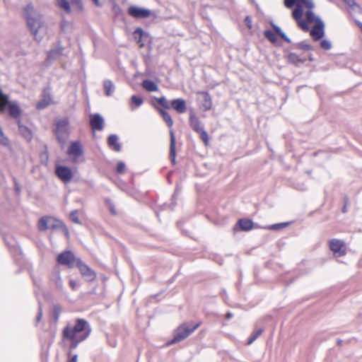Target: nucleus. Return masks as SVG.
Segmentation results:
<instances>
[{"instance_id": "44", "label": "nucleus", "mask_w": 362, "mask_h": 362, "mask_svg": "<svg viewBox=\"0 0 362 362\" xmlns=\"http://www.w3.org/2000/svg\"><path fill=\"white\" fill-rule=\"evenodd\" d=\"M299 46H300V48H302L303 49H305V50H310V49H312V47L310 45L306 44L305 42L300 43Z\"/></svg>"}, {"instance_id": "26", "label": "nucleus", "mask_w": 362, "mask_h": 362, "mask_svg": "<svg viewBox=\"0 0 362 362\" xmlns=\"http://www.w3.org/2000/svg\"><path fill=\"white\" fill-rule=\"evenodd\" d=\"M8 103V95L4 94L0 89V112H4L6 110V105Z\"/></svg>"}, {"instance_id": "40", "label": "nucleus", "mask_w": 362, "mask_h": 362, "mask_svg": "<svg viewBox=\"0 0 362 362\" xmlns=\"http://www.w3.org/2000/svg\"><path fill=\"white\" fill-rule=\"evenodd\" d=\"M131 100L132 103L136 104L137 106H139L143 103V99L136 95L132 96Z\"/></svg>"}, {"instance_id": "34", "label": "nucleus", "mask_w": 362, "mask_h": 362, "mask_svg": "<svg viewBox=\"0 0 362 362\" xmlns=\"http://www.w3.org/2000/svg\"><path fill=\"white\" fill-rule=\"evenodd\" d=\"M0 144L4 146L9 145V139L4 134L2 128L0 127Z\"/></svg>"}, {"instance_id": "19", "label": "nucleus", "mask_w": 362, "mask_h": 362, "mask_svg": "<svg viewBox=\"0 0 362 362\" xmlns=\"http://www.w3.org/2000/svg\"><path fill=\"white\" fill-rule=\"evenodd\" d=\"M189 123L191 127L195 130L197 132H199L203 130L202 127L201 121L192 112L189 115Z\"/></svg>"}, {"instance_id": "10", "label": "nucleus", "mask_w": 362, "mask_h": 362, "mask_svg": "<svg viewBox=\"0 0 362 362\" xmlns=\"http://www.w3.org/2000/svg\"><path fill=\"white\" fill-rule=\"evenodd\" d=\"M83 153L81 145L78 141L71 142L67 151L69 156L74 161H76L83 155Z\"/></svg>"}, {"instance_id": "6", "label": "nucleus", "mask_w": 362, "mask_h": 362, "mask_svg": "<svg viewBox=\"0 0 362 362\" xmlns=\"http://www.w3.org/2000/svg\"><path fill=\"white\" fill-rule=\"evenodd\" d=\"M55 134L60 143H65L69 134V127L66 119H62L57 122Z\"/></svg>"}, {"instance_id": "12", "label": "nucleus", "mask_w": 362, "mask_h": 362, "mask_svg": "<svg viewBox=\"0 0 362 362\" xmlns=\"http://www.w3.org/2000/svg\"><path fill=\"white\" fill-rule=\"evenodd\" d=\"M170 107L173 108L178 113H184L187 110L186 101L183 99H175L170 103Z\"/></svg>"}, {"instance_id": "20", "label": "nucleus", "mask_w": 362, "mask_h": 362, "mask_svg": "<svg viewBox=\"0 0 362 362\" xmlns=\"http://www.w3.org/2000/svg\"><path fill=\"white\" fill-rule=\"evenodd\" d=\"M170 157L171 159V162L175 164V139L173 131H170Z\"/></svg>"}, {"instance_id": "41", "label": "nucleus", "mask_w": 362, "mask_h": 362, "mask_svg": "<svg viewBox=\"0 0 362 362\" xmlns=\"http://www.w3.org/2000/svg\"><path fill=\"white\" fill-rule=\"evenodd\" d=\"M344 3L351 8H354L355 6H358L356 1L354 0H343Z\"/></svg>"}, {"instance_id": "29", "label": "nucleus", "mask_w": 362, "mask_h": 362, "mask_svg": "<svg viewBox=\"0 0 362 362\" xmlns=\"http://www.w3.org/2000/svg\"><path fill=\"white\" fill-rule=\"evenodd\" d=\"M265 37L272 43H275L277 40L276 33L272 30H266L264 32Z\"/></svg>"}, {"instance_id": "46", "label": "nucleus", "mask_w": 362, "mask_h": 362, "mask_svg": "<svg viewBox=\"0 0 362 362\" xmlns=\"http://www.w3.org/2000/svg\"><path fill=\"white\" fill-rule=\"evenodd\" d=\"M69 284H70V286L73 288V289H75L76 287V282L74 280H71L69 281Z\"/></svg>"}, {"instance_id": "27", "label": "nucleus", "mask_w": 362, "mask_h": 362, "mask_svg": "<svg viewBox=\"0 0 362 362\" xmlns=\"http://www.w3.org/2000/svg\"><path fill=\"white\" fill-rule=\"evenodd\" d=\"M57 6L66 13L71 12L69 3L67 0H56Z\"/></svg>"}, {"instance_id": "3", "label": "nucleus", "mask_w": 362, "mask_h": 362, "mask_svg": "<svg viewBox=\"0 0 362 362\" xmlns=\"http://www.w3.org/2000/svg\"><path fill=\"white\" fill-rule=\"evenodd\" d=\"M90 333V328L88 322L84 320L78 319L75 324L70 325L64 328L63 334L64 338L70 341L71 347L76 346L85 340Z\"/></svg>"}, {"instance_id": "49", "label": "nucleus", "mask_w": 362, "mask_h": 362, "mask_svg": "<svg viewBox=\"0 0 362 362\" xmlns=\"http://www.w3.org/2000/svg\"><path fill=\"white\" fill-rule=\"evenodd\" d=\"M16 190L17 192H18V191H19V189H18V185H16Z\"/></svg>"}, {"instance_id": "25", "label": "nucleus", "mask_w": 362, "mask_h": 362, "mask_svg": "<svg viewBox=\"0 0 362 362\" xmlns=\"http://www.w3.org/2000/svg\"><path fill=\"white\" fill-rule=\"evenodd\" d=\"M20 133L24 136L27 140H30L32 138L31 131L25 126H23L21 124L18 125Z\"/></svg>"}, {"instance_id": "16", "label": "nucleus", "mask_w": 362, "mask_h": 362, "mask_svg": "<svg viewBox=\"0 0 362 362\" xmlns=\"http://www.w3.org/2000/svg\"><path fill=\"white\" fill-rule=\"evenodd\" d=\"M56 173L58 175L59 178L68 180L71 178V171L70 168L66 167L60 166L57 168Z\"/></svg>"}, {"instance_id": "38", "label": "nucleus", "mask_w": 362, "mask_h": 362, "mask_svg": "<svg viewBox=\"0 0 362 362\" xmlns=\"http://www.w3.org/2000/svg\"><path fill=\"white\" fill-rule=\"evenodd\" d=\"M199 133L201 139L204 141L205 146H208L209 139V136H208L207 133L204 129L202 130L201 132H199Z\"/></svg>"}, {"instance_id": "22", "label": "nucleus", "mask_w": 362, "mask_h": 362, "mask_svg": "<svg viewBox=\"0 0 362 362\" xmlns=\"http://www.w3.org/2000/svg\"><path fill=\"white\" fill-rule=\"evenodd\" d=\"M108 144L110 147H112L115 151H120V145L118 143V137L116 135H111L108 139Z\"/></svg>"}, {"instance_id": "14", "label": "nucleus", "mask_w": 362, "mask_h": 362, "mask_svg": "<svg viewBox=\"0 0 362 362\" xmlns=\"http://www.w3.org/2000/svg\"><path fill=\"white\" fill-rule=\"evenodd\" d=\"M134 36L137 42L140 44V47H142L144 46L145 41L148 38L149 35L144 32L142 29L137 28L134 32Z\"/></svg>"}, {"instance_id": "48", "label": "nucleus", "mask_w": 362, "mask_h": 362, "mask_svg": "<svg viewBox=\"0 0 362 362\" xmlns=\"http://www.w3.org/2000/svg\"><path fill=\"white\" fill-rule=\"evenodd\" d=\"M41 317V313H39L37 315V320H40Z\"/></svg>"}, {"instance_id": "2", "label": "nucleus", "mask_w": 362, "mask_h": 362, "mask_svg": "<svg viewBox=\"0 0 362 362\" xmlns=\"http://www.w3.org/2000/svg\"><path fill=\"white\" fill-rule=\"evenodd\" d=\"M27 25L37 42H40L47 34V26L42 15L32 5L25 8Z\"/></svg>"}, {"instance_id": "24", "label": "nucleus", "mask_w": 362, "mask_h": 362, "mask_svg": "<svg viewBox=\"0 0 362 362\" xmlns=\"http://www.w3.org/2000/svg\"><path fill=\"white\" fill-rule=\"evenodd\" d=\"M238 223L241 229H243V230H249L253 228L252 221L248 219L240 220Z\"/></svg>"}, {"instance_id": "42", "label": "nucleus", "mask_w": 362, "mask_h": 362, "mask_svg": "<svg viewBox=\"0 0 362 362\" xmlns=\"http://www.w3.org/2000/svg\"><path fill=\"white\" fill-rule=\"evenodd\" d=\"M124 168H125V164L122 162H120L118 163L117 165V170L118 173H123L124 170Z\"/></svg>"}, {"instance_id": "8", "label": "nucleus", "mask_w": 362, "mask_h": 362, "mask_svg": "<svg viewBox=\"0 0 362 362\" xmlns=\"http://www.w3.org/2000/svg\"><path fill=\"white\" fill-rule=\"evenodd\" d=\"M63 223L52 217L42 218L38 223L40 230H47L57 226H61Z\"/></svg>"}, {"instance_id": "36", "label": "nucleus", "mask_w": 362, "mask_h": 362, "mask_svg": "<svg viewBox=\"0 0 362 362\" xmlns=\"http://www.w3.org/2000/svg\"><path fill=\"white\" fill-rule=\"evenodd\" d=\"M274 29L275 30V32L279 34L281 38H283L285 41L289 42L290 39L286 35V34L281 31V30L276 25H272Z\"/></svg>"}, {"instance_id": "47", "label": "nucleus", "mask_w": 362, "mask_h": 362, "mask_svg": "<svg viewBox=\"0 0 362 362\" xmlns=\"http://www.w3.org/2000/svg\"><path fill=\"white\" fill-rule=\"evenodd\" d=\"M110 212H111L112 214H116V211L115 210V209H114L112 206H110Z\"/></svg>"}, {"instance_id": "52", "label": "nucleus", "mask_w": 362, "mask_h": 362, "mask_svg": "<svg viewBox=\"0 0 362 362\" xmlns=\"http://www.w3.org/2000/svg\"><path fill=\"white\" fill-rule=\"evenodd\" d=\"M64 27H66V25H64V23H62V28L64 29Z\"/></svg>"}, {"instance_id": "21", "label": "nucleus", "mask_w": 362, "mask_h": 362, "mask_svg": "<svg viewBox=\"0 0 362 362\" xmlns=\"http://www.w3.org/2000/svg\"><path fill=\"white\" fill-rule=\"evenodd\" d=\"M142 87L148 92H155L158 90V86L151 80H144L142 82Z\"/></svg>"}, {"instance_id": "11", "label": "nucleus", "mask_w": 362, "mask_h": 362, "mask_svg": "<svg viewBox=\"0 0 362 362\" xmlns=\"http://www.w3.org/2000/svg\"><path fill=\"white\" fill-rule=\"evenodd\" d=\"M128 13L132 17L136 18H144L150 16L151 15L150 10L134 6L129 8Z\"/></svg>"}, {"instance_id": "28", "label": "nucleus", "mask_w": 362, "mask_h": 362, "mask_svg": "<svg viewBox=\"0 0 362 362\" xmlns=\"http://www.w3.org/2000/svg\"><path fill=\"white\" fill-rule=\"evenodd\" d=\"M104 88L105 90V94L107 96H110L113 93L115 86L111 81H105L104 82Z\"/></svg>"}, {"instance_id": "15", "label": "nucleus", "mask_w": 362, "mask_h": 362, "mask_svg": "<svg viewBox=\"0 0 362 362\" xmlns=\"http://www.w3.org/2000/svg\"><path fill=\"white\" fill-rule=\"evenodd\" d=\"M52 103V100L49 93H48L47 90H45L42 100L37 103L36 107L37 109H44L51 105Z\"/></svg>"}, {"instance_id": "35", "label": "nucleus", "mask_w": 362, "mask_h": 362, "mask_svg": "<svg viewBox=\"0 0 362 362\" xmlns=\"http://www.w3.org/2000/svg\"><path fill=\"white\" fill-rule=\"evenodd\" d=\"M155 100L163 107L166 109L170 108V105L169 104V103L168 102L165 97L156 98Z\"/></svg>"}, {"instance_id": "33", "label": "nucleus", "mask_w": 362, "mask_h": 362, "mask_svg": "<svg viewBox=\"0 0 362 362\" xmlns=\"http://www.w3.org/2000/svg\"><path fill=\"white\" fill-rule=\"evenodd\" d=\"M61 52H62V49H60V48H56V49H52L48 54V59H55L58 56L60 55Z\"/></svg>"}, {"instance_id": "17", "label": "nucleus", "mask_w": 362, "mask_h": 362, "mask_svg": "<svg viewBox=\"0 0 362 362\" xmlns=\"http://www.w3.org/2000/svg\"><path fill=\"white\" fill-rule=\"evenodd\" d=\"M202 97V107L204 110H209L212 107V100L208 93L201 92L199 93Z\"/></svg>"}, {"instance_id": "7", "label": "nucleus", "mask_w": 362, "mask_h": 362, "mask_svg": "<svg viewBox=\"0 0 362 362\" xmlns=\"http://www.w3.org/2000/svg\"><path fill=\"white\" fill-rule=\"evenodd\" d=\"M78 261H80V259H77L69 251L64 252L57 257V262L59 264L67 266L70 268L76 265Z\"/></svg>"}, {"instance_id": "4", "label": "nucleus", "mask_w": 362, "mask_h": 362, "mask_svg": "<svg viewBox=\"0 0 362 362\" xmlns=\"http://www.w3.org/2000/svg\"><path fill=\"white\" fill-rule=\"evenodd\" d=\"M199 326V323L186 322L181 325L175 332L171 344L182 341L189 336Z\"/></svg>"}, {"instance_id": "13", "label": "nucleus", "mask_w": 362, "mask_h": 362, "mask_svg": "<svg viewBox=\"0 0 362 362\" xmlns=\"http://www.w3.org/2000/svg\"><path fill=\"white\" fill-rule=\"evenodd\" d=\"M104 119L99 114H95L91 116L90 126L93 130H101L103 128Z\"/></svg>"}, {"instance_id": "18", "label": "nucleus", "mask_w": 362, "mask_h": 362, "mask_svg": "<svg viewBox=\"0 0 362 362\" xmlns=\"http://www.w3.org/2000/svg\"><path fill=\"white\" fill-rule=\"evenodd\" d=\"M8 107L9 109L10 115L14 118H17L21 115V110L19 106L16 102H10L8 99V103H6V107Z\"/></svg>"}, {"instance_id": "45", "label": "nucleus", "mask_w": 362, "mask_h": 362, "mask_svg": "<svg viewBox=\"0 0 362 362\" xmlns=\"http://www.w3.org/2000/svg\"><path fill=\"white\" fill-rule=\"evenodd\" d=\"M94 5L97 7H102L103 6V3L101 2V0H91Z\"/></svg>"}, {"instance_id": "43", "label": "nucleus", "mask_w": 362, "mask_h": 362, "mask_svg": "<svg viewBox=\"0 0 362 362\" xmlns=\"http://www.w3.org/2000/svg\"><path fill=\"white\" fill-rule=\"evenodd\" d=\"M245 23L249 29L252 28V19L250 16H247L245 19Z\"/></svg>"}, {"instance_id": "37", "label": "nucleus", "mask_w": 362, "mask_h": 362, "mask_svg": "<svg viewBox=\"0 0 362 362\" xmlns=\"http://www.w3.org/2000/svg\"><path fill=\"white\" fill-rule=\"evenodd\" d=\"M70 218L71 220L77 223V224H80L81 222L79 220V218H78V211H73L71 214H70Z\"/></svg>"}, {"instance_id": "30", "label": "nucleus", "mask_w": 362, "mask_h": 362, "mask_svg": "<svg viewBox=\"0 0 362 362\" xmlns=\"http://www.w3.org/2000/svg\"><path fill=\"white\" fill-rule=\"evenodd\" d=\"M288 61L292 64H297L298 62H303V60L295 53H289L287 56Z\"/></svg>"}, {"instance_id": "23", "label": "nucleus", "mask_w": 362, "mask_h": 362, "mask_svg": "<svg viewBox=\"0 0 362 362\" xmlns=\"http://www.w3.org/2000/svg\"><path fill=\"white\" fill-rule=\"evenodd\" d=\"M158 111L160 112V114L162 115L163 119L167 123L168 126L171 127L173 125V120L171 118L170 115L166 111L159 108L156 107Z\"/></svg>"}, {"instance_id": "9", "label": "nucleus", "mask_w": 362, "mask_h": 362, "mask_svg": "<svg viewBox=\"0 0 362 362\" xmlns=\"http://www.w3.org/2000/svg\"><path fill=\"white\" fill-rule=\"evenodd\" d=\"M76 266L81 274L86 281H91L95 279V273L88 266L81 262V260L77 262Z\"/></svg>"}, {"instance_id": "1", "label": "nucleus", "mask_w": 362, "mask_h": 362, "mask_svg": "<svg viewBox=\"0 0 362 362\" xmlns=\"http://www.w3.org/2000/svg\"><path fill=\"white\" fill-rule=\"evenodd\" d=\"M284 4L287 8L295 6L292 17L303 30H309L308 23H315L310 30V35L315 40H318L324 36V23L313 12L315 6L313 0H284Z\"/></svg>"}, {"instance_id": "32", "label": "nucleus", "mask_w": 362, "mask_h": 362, "mask_svg": "<svg viewBox=\"0 0 362 362\" xmlns=\"http://www.w3.org/2000/svg\"><path fill=\"white\" fill-rule=\"evenodd\" d=\"M263 330L262 329H259L254 332L252 336L250 337L247 344H252L262 333Z\"/></svg>"}, {"instance_id": "39", "label": "nucleus", "mask_w": 362, "mask_h": 362, "mask_svg": "<svg viewBox=\"0 0 362 362\" xmlns=\"http://www.w3.org/2000/svg\"><path fill=\"white\" fill-rule=\"evenodd\" d=\"M320 46L322 49L325 50H329L332 47V43L330 41L327 40H323L320 43Z\"/></svg>"}, {"instance_id": "31", "label": "nucleus", "mask_w": 362, "mask_h": 362, "mask_svg": "<svg viewBox=\"0 0 362 362\" xmlns=\"http://www.w3.org/2000/svg\"><path fill=\"white\" fill-rule=\"evenodd\" d=\"M288 225V223H276V224L269 226L266 227L265 228L269 229V230H281V229L286 228Z\"/></svg>"}, {"instance_id": "5", "label": "nucleus", "mask_w": 362, "mask_h": 362, "mask_svg": "<svg viewBox=\"0 0 362 362\" xmlns=\"http://www.w3.org/2000/svg\"><path fill=\"white\" fill-rule=\"evenodd\" d=\"M329 247L335 257H340L346 254V245L342 240L337 238L330 240Z\"/></svg>"}, {"instance_id": "50", "label": "nucleus", "mask_w": 362, "mask_h": 362, "mask_svg": "<svg viewBox=\"0 0 362 362\" xmlns=\"http://www.w3.org/2000/svg\"><path fill=\"white\" fill-rule=\"evenodd\" d=\"M231 316H232V315H231V314H230V313H228V314L227 315V317H228V318H230V317H231Z\"/></svg>"}, {"instance_id": "51", "label": "nucleus", "mask_w": 362, "mask_h": 362, "mask_svg": "<svg viewBox=\"0 0 362 362\" xmlns=\"http://www.w3.org/2000/svg\"><path fill=\"white\" fill-rule=\"evenodd\" d=\"M64 27H66V25H64V23H62V28L64 29Z\"/></svg>"}]
</instances>
